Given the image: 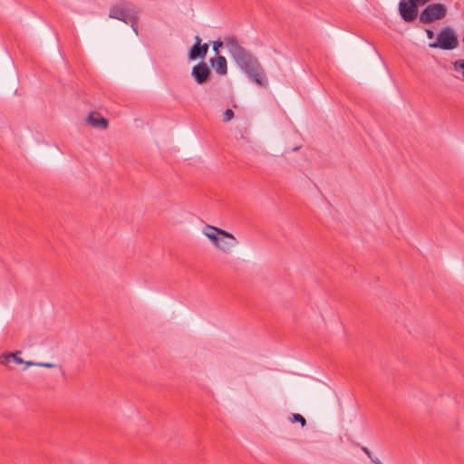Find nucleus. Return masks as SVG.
Listing matches in <instances>:
<instances>
[{
  "mask_svg": "<svg viewBox=\"0 0 464 464\" xmlns=\"http://www.w3.org/2000/svg\"><path fill=\"white\" fill-rule=\"evenodd\" d=\"M225 44L236 64L246 74L249 80L266 87L267 79L258 59L243 47L233 35L225 37Z\"/></svg>",
  "mask_w": 464,
  "mask_h": 464,
  "instance_id": "obj_1",
  "label": "nucleus"
},
{
  "mask_svg": "<svg viewBox=\"0 0 464 464\" xmlns=\"http://www.w3.org/2000/svg\"><path fill=\"white\" fill-rule=\"evenodd\" d=\"M139 12L135 6L129 2H121L111 7L109 17L130 24L134 33L138 34Z\"/></svg>",
  "mask_w": 464,
  "mask_h": 464,
  "instance_id": "obj_2",
  "label": "nucleus"
},
{
  "mask_svg": "<svg viewBox=\"0 0 464 464\" xmlns=\"http://www.w3.org/2000/svg\"><path fill=\"white\" fill-rule=\"evenodd\" d=\"M459 45L458 37L451 28H443L437 35V41L429 44L432 49L453 50Z\"/></svg>",
  "mask_w": 464,
  "mask_h": 464,
  "instance_id": "obj_3",
  "label": "nucleus"
},
{
  "mask_svg": "<svg viewBox=\"0 0 464 464\" xmlns=\"http://www.w3.org/2000/svg\"><path fill=\"white\" fill-rule=\"evenodd\" d=\"M447 14V8L443 4L436 3L427 5L420 14L419 21L421 24H430L436 20L443 19Z\"/></svg>",
  "mask_w": 464,
  "mask_h": 464,
  "instance_id": "obj_4",
  "label": "nucleus"
},
{
  "mask_svg": "<svg viewBox=\"0 0 464 464\" xmlns=\"http://www.w3.org/2000/svg\"><path fill=\"white\" fill-rule=\"evenodd\" d=\"M419 5L414 0H401L398 11L401 19L406 23L413 22L419 14Z\"/></svg>",
  "mask_w": 464,
  "mask_h": 464,
  "instance_id": "obj_5",
  "label": "nucleus"
},
{
  "mask_svg": "<svg viewBox=\"0 0 464 464\" xmlns=\"http://www.w3.org/2000/svg\"><path fill=\"white\" fill-rule=\"evenodd\" d=\"M209 45L207 43H201V38L198 35L194 37V44L188 52V59L189 61H196L198 59L203 60L208 52Z\"/></svg>",
  "mask_w": 464,
  "mask_h": 464,
  "instance_id": "obj_6",
  "label": "nucleus"
},
{
  "mask_svg": "<svg viewBox=\"0 0 464 464\" xmlns=\"http://www.w3.org/2000/svg\"><path fill=\"white\" fill-rule=\"evenodd\" d=\"M218 232L219 233L220 237L218 238L219 240L218 245H216V247L221 252L228 253L232 248L238 245V240L230 232H227V230H218Z\"/></svg>",
  "mask_w": 464,
  "mask_h": 464,
  "instance_id": "obj_7",
  "label": "nucleus"
},
{
  "mask_svg": "<svg viewBox=\"0 0 464 464\" xmlns=\"http://www.w3.org/2000/svg\"><path fill=\"white\" fill-rule=\"evenodd\" d=\"M211 75V70L205 62H199L192 67L191 76L199 85L206 83L210 79Z\"/></svg>",
  "mask_w": 464,
  "mask_h": 464,
  "instance_id": "obj_8",
  "label": "nucleus"
},
{
  "mask_svg": "<svg viewBox=\"0 0 464 464\" xmlns=\"http://www.w3.org/2000/svg\"><path fill=\"white\" fill-rule=\"evenodd\" d=\"M209 64L218 75L225 76L227 74V62L225 56L217 55L210 58Z\"/></svg>",
  "mask_w": 464,
  "mask_h": 464,
  "instance_id": "obj_9",
  "label": "nucleus"
},
{
  "mask_svg": "<svg viewBox=\"0 0 464 464\" xmlns=\"http://www.w3.org/2000/svg\"><path fill=\"white\" fill-rule=\"evenodd\" d=\"M87 122L94 128L106 130L108 128V121L98 112H91L87 117Z\"/></svg>",
  "mask_w": 464,
  "mask_h": 464,
  "instance_id": "obj_10",
  "label": "nucleus"
},
{
  "mask_svg": "<svg viewBox=\"0 0 464 464\" xmlns=\"http://www.w3.org/2000/svg\"><path fill=\"white\" fill-rule=\"evenodd\" d=\"M218 230H223L222 228L207 225L203 230L204 235L213 243V245L216 246L218 243V238L220 237Z\"/></svg>",
  "mask_w": 464,
  "mask_h": 464,
  "instance_id": "obj_11",
  "label": "nucleus"
},
{
  "mask_svg": "<svg viewBox=\"0 0 464 464\" xmlns=\"http://www.w3.org/2000/svg\"><path fill=\"white\" fill-rule=\"evenodd\" d=\"M20 353V352H16L15 353H7L5 355V362L6 363L12 360L13 362H14L15 363L17 364H22L24 362V361L18 356V354Z\"/></svg>",
  "mask_w": 464,
  "mask_h": 464,
  "instance_id": "obj_12",
  "label": "nucleus"
},
{
  "mask_svg": "<svg viewBox=\"0 0 464 464\" xmlns=\"http://www.w3.org/2000/svg\"><path fill=\"white\" fill-rule=\"evenodd\" d=\"M289 420L292 422V423H295V422H299L301 424L302 427H304L306 425V420L304 419V416H302L301 414L299 413H292L290 416H289Z\"/></svg>",
  "mask_w": 464,
  "mask_h": 464,
  "instance_id": "obj_13",
  "label": "nucleus"
},
{
  "mask_svg": "<svg viewBox=\"0 0 464 464\" xmlns=\"http://www.w3.org/2000/svg\"><path fill=\"white\" fill-rule=\"evenodd\" d=\"M454 70L462 74V81L464 82V59L456 60L452 63Z\"/></svg>",
  "mask_w": 464,
  "mask_h": 464,
  "instance_id": "obj_14",
  "label": "nucleus"
},
{
  "mask_svg": "<svg viewBox=\"0 0 464 464\" xmlns=\"http://www.w3.org/2000/svg\"><path fill=\"white\" fill-rule=\"evenodd\" d=\"M223 45H224V42H222V41H221V40H219V39H218V40H217V41H214V42L212 43V50L214 51V53H215L216 56H217V55H220V54H219V50H220V48H221V47H223Z\"/></svg>",
  "mask_w": 464,
  "mask_h": 464,
  "instance_id": "obj_15",
  "label": "nucleus"
},
{
  "mask_svg": "<svg viewBox=\"0 0 464 464\" xmlns=\"http://www.w3.org/2000/svg\"><path fill=\"white\" fill-rule=\"evenodd\" d=\"M26 366H31V365H37V366H40V367H44V368H53V367H56V364L54 363H52V362H25Z\"/></svg>",
  "mask_w": 464,
  "mask_h": 464,
  "instance_id": "obj_16",
  "label": "nucleus"
},
{
  "mask_svg": "<svg viewBox=\"0 0 464 464\" xmlns=\"http://www.w3.org/2000/svg\"><path fill=\"white\" fill-rule=\"evenodd\" d=\"M362 450L368 456V458L371 459V461L373 463V464H382V462L377 459H374L372 456V453L370 451V450L365 447V446H362Z\"/></svg>",
  "mask_w": 464,
  "mask_h": 464,
  "instance_id": "obj_17",
  "label": "nucleus"
},
{
  "mask_svg": "<svg viewBox=\"0 0 464 464\" xmlns=\"http://www.w3.org/2000/svg\"><path fill=\"white\" fill-rule=\"evenodd\" d=\"M234 118V111L231 109H227L223 114V121L227 122Z\"/></svg>",
  "mask_w": 464,
  "mask_h": 464,
  "instance_id": "obj_18",
  "label": "nucleus"
},
{
  "mask_svg": "<svg viewBox=\"0 0 464 464\" xmlns=\"http://www.w3.org/2000/svg\"><path fill=\"white\" fill-rule=\"evenodd\" d=\"M426 34L429 39H432L434 37V32L430 29H426Z\"/></svg>",
  "mask_w": 464,
  "mask_h": 464,
  "instance_id": "obj_19",
  "label": "nucleus"
},
{
  "mask_svg": "<svg viewBox=\"0 0 464 464\" xmlns=\"http://www.w3.org/2000/svg\"><path fill=\"white\" fill-rule=\"evenodd\" d=\"M416 3H418L420 5H424L427 3H429L430 0H414Z\"/></svg>",
  "mask_w": 464,
  "mask_h": 464,
  "instance_id": "obj_20",
  "label": "nucleus"
}]
</instances>
